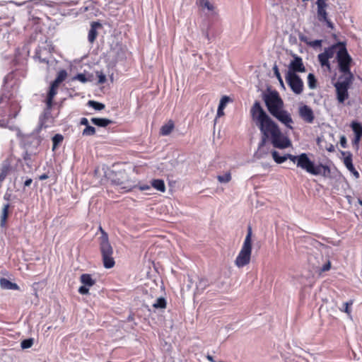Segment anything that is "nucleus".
Wrapping results in <instances>:
<instances>
[{"instance_id": "f257e3e1", "label": "nucleus", "mask_w": 362, "mask_h": 362, "mask_svg": "<svg viewBox=\"0 0 362 362\" xmlns=\"http://www.w3.org/2000/svg\"><path fill=\"white\" fill-rule=\"evenodd\" d=\"M250 113L262 133V139L258 150L260 151L267 142H270L274 148L283 149L291 145L290 140L281 132L278 125L267 115L256 101L252 105Z\"/></svg>"}, {"instance_id": "f03ea898", "label": "nucleus", "mask_w": 362, "mask_h": 362, "mask_svg": "<svg viewBox=\"0 0 362 362\" xmlns=\"http://www.w3.org/2000/svg\"><path fill=\"white\" fill-rule=\"evenodd\" d=\"M297 167L313 175H322L325 176L330 172L329 167L327 165L322 164L315 165L305 153L299 155Z\"/></svg>"}, {"instance_id": "7ed1b4c3", "label": "nucleus", "mask_w": 362, "mask_h": 362, "mask_svg": "<svg viewBox=\"0 0 362 362\" xmlns=\"http://www.w3.org/2000/svg\"><path fill=\"white\" fill-rule=\"evenodd\" d=\"M252 254V228L248 227L247 233L245 238L243 245L239 252L235 260V264L241 268L248 264L250 262Z\"/></svg>"}, {"instance_id": "20e7f679", "label": "nucleus", "mask_w": 362, "mask_h": 362, "mask_svg": "<svg viewBox=\"0 0 362 362\" xmlns=\"http://www.w3.org/2000/svg\"><path fill=\"white\" fill-rule=\"evenodd\" d=\"M100 239V250L102 255L103 265L106 269H110L114 267L115 262L112 257L113 249L109 242L108 235L105 230H102Z\"/></svg>"}, {"instance_id": "39448f33", "label": "nucleus", "mask_w": 362, "mask_h": 362, "mask_svg": "<svg viewBox=\"0 0 362 362\" xmlns=\"http://www.w3.org/2000/svg\"><path fill=\"white\" fill-rule=\"evenodd\" d=\"M264 102L268 110L272 115L283 108L284 103L276 92L266 95Z\"/></svg>"}, {"instance_id": "423d86ee", "label": "nucleus", "mask_w": 362, "mask_h": 362, "mask_svg": "<svg viewBox=\"0 0 362 362\" xmlns=\"http://www.w3.org/2000/svg\"><path fill=\"white\" fill-rule=\"evenodd\" d=\"M285 80L295 94L300 95L303 92V81L297 74L286 73Z\"/></svg>"}, {"instance_id": "0eeeda50", "label": "nucleus", "mask_w": 362, "mask_h": 362, "mask_svg": "<svg viewBox=\"0 0 362 362\" xmlns=\"http://www.w3.org/2000/svg\"><path fill=\"white\" fill-rule=\"evenodd\" d=\"M112 182L118 189H122L124 192L129 191L134 187V183L127 179L125 172H118L116 173Z\"/></svg>"}, {"instance_id": "6e6552de", "label": "nucleus", "mask_w": 362, "mask_h": 362, "mask_svg": "<svg viewBox=\"0 0 362 362\" xmlns=\"http://www.w3.org/2000/svg\"><path fill=\"white\" fill-rule=\"evenodd\" d=\"M337 62L341 72H349L350 71V64L351 58L347 52L344 46L340 47L337 51Z\"/></svg>"}, {"instance_id": "1a4fd4ad", "label": "nucleus", "mask_w": 362, "mask_h": 362, "mask_svg": "<svg viewBox=\"0 0 362 362\" xmlns=\"http://www.w3.org/2000/svg\"><path fill=\"white\" fill-rule=\"evenodd\" d=\"M293 59L290 62L288 70L286 73L297 74L298 72L304 73L306 71L301 57L294 54Z\"/></svg>"}, {"instance_id": "9d476101", "label": "nucleus", "mask_w": 362, "mask_h": 362, "mask_svg": "<svg viewBox=\"0 0 362 362\" xmlns=\"http://www.w3.org/2000/svg\"><path fill=\"white\" fill-rule=\"evenodd\" d=\"M326 1L327 0H317L316 4L317 7V18L320 21L327 22L328 26L332 27V23L327 18V13L326 11L327 4Z\"/></svg>"}, {"instance_id": "9b49d317", "label": "nucleus", "mask_w": 362, "mask_h": 362, "mask_svg": "<svg viewBox=\"0 0 362 362\" xmlns=\"http://www.w3.org/2000/svg\"><path fill=\"white\" fill-rule=\"evenodd\" d=\"M273 116L275 117L279 121H280L287 127L293 129L291 126V124L293 123V119L291 118L290 113H288L286 110H284L282 108L281 110L278 111L277 113L274 114Z\"/></svg>"}, {"instance_id": "f8f14e48", "label": "nucleus", "mask_w": 362, "mask_h": 362, "mask_svg": "<svg viewBox=\"0 0 362 362\" xmlns=\"http://www.w3.org/2000/svg\"><path fill=\"white\" fill-rule=\"evenodd\" d=\"M298 113L300 117L307 123H313L314 121V113L313 110L308 105H303L299 107Z\"/></svg>"}, {"instance_id": "ddd939ff", "label": "nucleus", "mask_w": 362, "mask_h": 362, "mask_svg": "<svg viewBox=\"0 0 362 362\" xmlns=\"http://www.w3.org/2000/svg\"><path fill=\"white\" fill-rule=\"evenodd\" d=\"M344 74L339 77V81L335 83L334 86L349 89L352 83L353 75L350 71L349 72H342Z\"/></svg>"}, {"instance_id": "4468645a", "label": "nucleus", "mask_w": 362, "mask_h": 362, "mask_svg": "<svg viewBox=\"0 0 362 362\" xmlns=\"http://www.w3.org/2000/svg\"><path fill=\"white\" fill-rule=\"evenodd\" d=\"M337 91V98L339 103H344V101L349 98V93L347 88L335 86Z\"/></svg>"}, {"instance_id": "2eb2a0df", "label": "nucleus", "mask_w": 362, "mask_h": 362, "mask_svg": "<svg viewBox=\"0 0 362 362\" xmlns=\"http://www.w3.org/2000/svg\"><path fill=\"white\" fill-rule=\"evenodd\" d=\"M0 286L3 289H7V290H18L19 286L11 282L9 280L1 278L0 279Z\"/></svg>"}, {"instance_id": "dca6fc26", "label": "nucleus", "mask_w": 362, "mask_h": 362, "mask_svg": "<svg viewBox=\"0 0 362 362\" xmlns=\"http://www.w3.org/2000/svg\"><path fill=\"white\" fill-rule=\"evenodd\" d=\"M59 86H55L54 83H52L49 91L48 93L47 98V106L48 108H51L52 105V100L54 97L56 95L57 91V89Z\"/></svg>"}, {"instance_id": "f3484780", "label": "nucleus", "mask_w": 362, "mask_h": 362, "mask_svg": "<svg viewBox=\"0 0 362 362\" xmlns=\"http://www.w3.org/2000/svg\"><path fill=\"white\" fill-rule=\"evenodd\" d=\"M100 26V24L97 22H93L91 23V28L88 32V39L90 43H93L97 37V27Z\"/></svg>"}, {"instance_id": "a211bd4d", "label": "nucleus", "mask_w": 362, "mask_h": 362, "mask_svg": "<svg viewBox=\"0 0 362 362\" xmlns=\"http://www.w3.org/2000/svg\"><path fill=\"white\" fill-rule=\"evenodd\" d=\"M91 122L93 124L101 127H107V125L112 123V121L109 119L96 117H93L91 119Z\"/></svg>"}, {"instance_id": "6ab92c4d", "label": "nucleus", "mask_w": 362, "mask_h": 362, "mask_svg": "<svg viewBox=\"0 0 362 362\" xmlns=\"http://www.w3.org/2000/svg\"><path fill=\"white\" fill-rule=\"evenodd\" d=\"M174 123L172 120H169L168 123L163 125L160 128V134L163 136L169 135L174 129Z\"/></svg>"}, {"instance_id": "aec40b11", "label": "nucleus", "mask_w": 362, "mask_h": 362, "mask_svg": "<svg viewBox=\"0 0 362 362\" xmlns=\"http://www.w3.org/2000/svg\"><path fill=\"white\" fill-rule=\"evenodd\" d=\"M199 4L203 9H206L211 13H216V7L209 0H199Z\"/></svg>"}, {"instance_id": "412c9836", "label": "nucleus", "mask_w": 362, "mask_h": 362, "mask_svg": "<svg viewBox=\"0 0 362 362\" xmlns=\"http://www.w3.org/2000/svg\"><path fill=\"white\" fill-rule=\"evenodd\" d=\"M340 47L341 46L339 45H332L325 49L323 53L328 57V59H332V57H334L335 54H337V51L339 50Z\"/></svg>"}, {"instance_id": "4be33fe9", "label": "nucleus", "mask_w": 362, "mask_h": 362, "mask_svg": "<svg viewBox=\"0 0 362 362\" xmlns=\"http://www.w3.org/2000/svg\"><path fill=\"white\" fill-rule=\"evenodd\" d=\"M343 153V155L346 154V156L344 158V163L345 166L349 171H354V166L352 163V156H351V153L347 152V153Z\"/></svg>"}, {"instance_id": "5701e85b", "label": "nucleus", "mask_w": 362, "mask_h": 362, "mask_svg": "<svg viewBox=\"0 0 362 362\" xmlns=\"http://www.w3.org/2000/svg\"><path fill=\"white\" fill-rule=\"evenodd\" d=\"M317 57L321 66L326 67L327 70L329 71L331 69L330 64L329 62V59H328V57L325 54H324L323 52L318 54Z\"/></svg>"}, {"instance_id": "b1692460", "label": "nucleus", "mask_w": 362, "mask_h": 362, "mask_svg": "<svg viewBox=\"0 0 362 362\" xmlns=\"http://www.w3.org/2000/svg\"><path fill=\"white\" fill-rule=\"evenodd\" d=\"M8 209H9L8 204L4 205L2 211H1V217H0L1 218L0 226L1 227H4L6 224V220L8 218Z\"/></svg>"}, {"instance_id": "393cba45", "label": "nucleus", "mask_w": 362, "mask_h": 362, "mask_svg": "<svg viewBox=\"0 0 362 362\" xmlns=\"http://www.w3.org/2000/svg\"><path fill=\"white\" fill-rule=\"evenodd\" d=\"M81 281L84 286H87L88 287L95 284V280H93L91 276L88 274H84L81 276Z\"/></svg>"}, {"instance_id": "a878e982", "label": "nucleus", "mask_w": 362, "mask_h": 362, "mask_svg": "<svg viewBox=\"0 0 362 362\" xmlns=\"http://www.w3.org/2000/svg\"><path fill=\"white\" fill-rule=\"evenodd\" d=\"M151 185L156 189L161 192H164L165 191V183L162 180H153Z\"/></svg>"}, {"instance_id": "bb28decb", "label": "nucleus", "mask_w": 362, "mask_h": 362, "mask_svg": "<svg viewBox=\"0 0 362 362\" xmlns=\"http://www.w3.org/2000/svg\"><path fill=\"white\" fill-rule=\"evenodd\" d=\"M67 76V72L65 70H61L58 72L57 76L52 82L55 86H59Z\"/></svg>"}, {"instance_id": "cd10ccee", "label": "nucleus", "mask_w": 362, "mask_h": 362, "mask_svg": "<svg viewBox=\"0 0 362 362\" xmlns=\"http://www.w3.org/2000/svg\"><path fill=\"white\" fill-rule=\"evenodd\" d=\"M272 155L273 159L277 163H283L284 161L286 160V154L281 156L276 151H272Z\"/></svg>"}, {"instance_id": "c85d7f7f", "label": "nucleus", "mask_w": 362, "mask_h": 362, "mask_svg": "<svg viewBox=\"0 0 362 362\" xmlns=\"http://www.w3.org/2000/svg\"><path fill=\"white\" fill-rule=\"evenodd\" d=\"M153 307L155 308H165L166 307V300L164 298L160 297L158 298L156 302L153 304Z\"/></svg>"}, {"instance_id": "c756f323", "label": "nucleus", "mask_w": 362, "mask_h": 362, "mask_svg": "<svg viewBox=\"0 0 362 362\" xmlns=\"http://www.w3.org/2000/svg\"><path fill=\"white\" fill-rule=\"evenodd\" d=\"M209 286V282L207 279H202L199 281L197 284V290L199 293V291H204Z\"/></svg>"}, {"instance_id": "7c9ffc66", "label": "nucleus", "mask_w": 362, "mask_h": 362, "mask_svg": "<svg viewBox=\"0 0 362 362\" xmlns=\"http://www.w3.org/2000/svg\"><path fill=\"white\" fill-rule=\"evenodd\" d=\"M316 78L313 74H309L308 76V85L310 89H315L316 88Z\"/></svg>"}, {"instance_id": "2f4dec72", "label": "nucleus", "mask_w": 362, "mask_h": 362, "mask_svg": "<svg viewBox=\"0 0 362 362\" xmlns=\"http://www.w3.org/2000/svg\"><path fill=\"white\" fill-rule=\"evenodd\" d=\"M351 127L353 131L355 133V135L357 136H362V126L358 122H353L351 124Z\"/></svg>"}, {"instance_id": "473e14b6", "label": "nucleus", "mask_w": 362, "mask_h": 362, "mask_svg": "<svg viewBox=\"0 0 362 362\" xmlns=\"http://www.w3.org/2000/svg\"><path fill=\"white\" fill-rule=\"evenodd\" d=\"M88 105L96 110H102L105 108V105L94 100H89Z\"/></svg>"}, {"instance_id": "72a5a7b5", "label": "nucleus", "mask_w": 362, "mask_h": 362, "mask_svg": "<svg viewBox=\"0 0 362 362\" xmlns=\"http://www.w3.org/2000/svg\"><path fill=\"white\" fill-rule=\"evenodd\" d=\"M217 179L221 183H228L231 180V174L229 172H228L224 175H218Z\"/></svg>"}, {"instance_id": "f704fd0d", "label": "nucleus", "mask_w": 362, "mask_h": 362, "mask_svg": "<svg viewBox=\"0 0 362 362\" xmlns=\"http://www.w3.org/2000/svg\"><path fill=\"white\" fill-rule=\"evenodd\" d=\"M63 136L61 135V134H55L53 137H52V142H53V146H52V150L54 151L57 147V146L63 141Z\"/></svg>"}, {"instance_id": "c9c22d12", "label": "nucleus", "mask_w": 362, "mask_h": 362, "mask_svg": "<svg viewBox=\"0 0 362 362\" xmlns=\"http://www.w3.org/2000/svg\"><path fill=\"white\" fill-rule=\"evenodd\" d=\"M34 342V339L33 338L24 339L21 343V346L23 349L30 348Z\"/></svg>"}, {"instance_id": "e433bc0d", "label": "nucleus", "mask_w": 362, "mask_h": 362, "mask_svg": "<svg viewBox=\"0 0 362 362\" xmlns=\"http://www.w3.org/2000/svg\"><path fill=\"white\" fill-rule=\"evenodd\" d=\"M273 70H274V75L276 76V77L277 78L281 86L285 89V86H284V81H283V79L281 78V76L280 74V72L279 71V69L277 67L276 65H275L274 67H273Z\"/></svg>"}, {"instance_id": "4c0bfd02", "label": "nucleus", "mask_w": 362, "mask_h": 362, "mask_svg": "<svg viewBox=\"0 0 362 362\" xmlns=\"http://www.w3.org/2000/svg\"><path fill=\"white\" fill-rule=\"evenodd\" d=\"M95 134V127L90 126V125L86 127L82 132V134L83 136H92V135H94Z\"/></svg>"}, {"instance_id": "58836bf2", "label": "nucleus", "mask_w": 362, "mask_h": 362, "mask_svg": "<svg viewBox=\"0 0 362 362\" xmlns=\"http://www.w3.org/2000/svg\"><path fill=\"white\" fill-rule=\"evenodd\" d=\"M353 304V302L352 300H350L349 302H346L343 304V308H340L341 311H343L346 313H347L348 315H350L351 314V310L349 308V307Z\"/></svg>"}, {"instance_id": "ea45409f", "label": "nucleus", "mask_w": 362, "mask_h": 362, "mask_svg": "<svg viewBox=\"0 0 362 362\" xmlns=\"http://www.w3.org/2000/svg\"><path fill=\"white\" fill-rule=\"evenodd\" d=\"M230 101V98L228 97V96H223L221 98V100H220V103H219V105H218V107H220L221 108H225V107L226 106L227 103Z\"/></svg>"}, {"instance_id": "a19ab883", "label": "nucleus", "mask_w": 362, "mask_h": 362, "mask_svg": "<svg viewBox=\"0 0 362 362\" xmlns=\"http://www.w3.org/2000/svg\"><path fill=\"white\" fill-rule=\"evenodd\" d=\"M286 160L289 159L293 163H296L297 165L298 159H299V156H293V155H291V154L286 153Z\"/></svg>"}, {"instance_id": "79ce46f5", "label": "nucleus", "mask_w": 362, "mask_h": 362, "mask_svg": "<svg viewBox=\"0 0 362 362\" xmlns=\"http://www.w3.org/2000/svg\"><path fill=\"white\" fill-rule=\"evenodd\" d=\"M74 80H78L82 83H86L87 81V78L83 74H78L76 76L74 77Z\"/></svg>"}, {"instance_id": "37998d69", "label": "nucleus", "mask_w": 362, "mask_h": 362, "mask_svg": "<svg viewBox=\"0 0 362 362\" xmlns=\"http://www.w3.org/2000/svg\"><path fill=\"white\" fill-rule=\"evenodd\" d=\"M7 172H8V168L4 167L0 173V182L3 181L5 179L6 176L7 175Z\"/></svg>"}, {"instance_id": "c03bdc74", "label": "nucleus", "mask_w": 362, "mask_h": 362, "mask_svg": "<svg viewBox=\"0 0 362 362\" xmlns=\"http://www.w3.org/2000/svg\"><path fill=\"white\" fill-rule=\"evenodd\" d=\"M98 82L100 83H104L106 81V76L103 74H102V73L98 74Z\"/></svg>"}, {"instance_id": "a18cd8bd", "label": "nucleus", "mask_w": 362, "mask_h": 362, "mask_svg": "<svg viewBox=\"0 0 362 362\" xmlns=\"http://www.w3.org/2000/svg\"><path fill=\"white\" fill-rule=\"evenodd\" d=\"M310 45L314 47H320L322 45V40H316L312 41L310 42Z\"/></svg>"}, {"instance_id": "49530a36", "label": "nucleus", "mask_w": 362, "mask_h": 362, "mask_svg": "<svg viewBox=\"0 0 362 362\" xmlns=\"http://www.w3.org/2000/svg\"><path fill=\"white\" fill-rule=\"evenodd\" d=\"M331 268V263L329 261H328L326 264L323 265V267L321 269L322 272H327L329 271Z\"/></svg>"}, {"instance_id": "de8ad7c7", "label": "nucleus", "mask_w": 362, "mask_h": 362, "mask_svg": "<svg viewBox=\"0 0 362 362\" xmlns=\"http://www.w3.org/2000/svg\"><path fill=\"white\" fill-rule=\"evenodd\" d=\"M78 292L81 294H87L88 293V288H87V286H81L78 288Z\"/></svg>"}, {"instance_id": "09e8293b", "label": "nucleus", "mask_w": 362, "mask_h": 362, "mask_svg": "<svg viewBox=\"0 0 362 362\" xmlns=\"http://www.w3.org/2000/svg\"><path fill=\"white\" fill-rule=\"evenodd\" d=\"M340 144L343 148H346V139L344 136H341L340 138Z\"/></svg>"}, {"instance_id": "8fccbe9b", "label": "nucleus", "mask_w": 362, "mask_h": 362, "mask_svg": "<svg viewBox=\"0 0 362 362\" xmlns=\"http://www.w3.org/2000/svg\"><path fill=\"white\" fill-rule=\"evenodd\" d=\"M80 124H81V125H85V126H86V127H88V126H89V124H88V119H87V118H86V117H83V118H81V122H80Z\"/></svg>"}, {"instance_id": "3c124183", "label": "nucleus", "mask_w": 362, "mask_h": 362, "mask_svg": "<svg viewBox=\"0 0 362 362\" xmlns=\"http://www.w3.org/2000/svg\"><path fill=\"white\" fill-rule=\"evenodd\" d=\"M223 115H224L223 108H221L220 107H218V110H217V117H221Z\"/></svg>"}, {"instance_id": "603ef678", "label": "nucleus", "mask_w": 362, "mask_h": 362, "mask_svg": "<svg viewBox=\"0 0 362 362\" xmlns=\"http://www.w3.org/2000/svg\"><path fill=\"white\" fill-rule=\"evenodd\" d=\"M151 187L149 185H140L139 186V189L142 191H144V190H148Z\"/></svg>"}, {"instance_id": "864d4df0", "label": "nucleus", "mask_w": 362, "mask_h": 362, "mask_svg": "<svg viewBox=\"0 0 362 362\" xmlns=\"http://www.w3.org/2000/svg\"><path fill=\"white\" fill-rule=\"evenodd\" d=\"M32 182H33L32 179H28L25 181L24 185L25 187H29L31 185Z\"/></svg>"}, {"instance_id": "5fc2aeb1", "label": "nucleus", "mask_w": 362, "mask_h": 362, "mask_svg": "<svg viewBox=\"0 0 362 362\" xmlns=\"http://www.w3.org/2000/svg\"><path fill=\"white\" fill-rule=\"evenodd\" d=\"M39 178H40V180H46V179H47V178H48V175H46V174H42V175H41L40 176V177H39Z\"/></svg>"}, {"instance_id": "6e6d98bb", "label": "nucleus", "mask_w": 362, "mask_h": 362, "mask_svg": "<svg viewBox=\"0 0 362 362\" xmlns=\"http://www.w3.org/2000/svg\"><path fill=\"white\" fill-rule=\"evenodd\" d=\"M361 137V136H355V139H354V143L355 144H358V142L360 141Z\"/></svg>"}, {"instance_id": "4d7b16f0", "label": "nucleus", "mask_w": 362, "mask_h": 362, "mask_svg": "<svg viewBox=\"0 0 362 362\" xmlns=\"http://www.w3.org/2000/svg\"><path fill=\"white\" fill-rule=\"evenodd\" d=\"M355 176L356 177H359V173L357 170H356V169L354 168V171H351Z\"/></svg>"}, {"instance_id": "13d9d810", "label": "nucleus", "mask_w": 362, "mask_h": 362, "mask_svg": "<svg viewBox=\"0 0 362 362\" xmlns=\"http://www.w3.org/2000/svg\"><path fill=\"white\" fill-rule=\"evenodd\" d=\"M207 358H208V360H209V361H211V362H216V361H215L214 360L213 357H212V356H207Z\"/></svg>"}, {"instance_id": "bf43d9fd", "label": "nucleus", "mask_w": 362, "mask_h": 362, "mask_svg": "<svg viewBox=\"0 0 362 362\" xmlns=\"http://www.w3.org/2000/svg\"><path fill=\"white\" fill-rule=\"evenodd\" d=\"M40 59V62H45V63H47V62L45 59Z\"/></svg>"}, {"instance_id": "052dcab7", "label": "nucleus", "mask_w": 362, "mask_h": 362, "mask_svg": "<svg viewBox=\"0 0 362 362\" xmlns=\"http://www.w3.org/2000/svg\"><path fill=\"white\" fill-rule=\"evenodd\" d=\"M99 230H100V231L101 233H102V230H104L102 228V227H101V226H100V227H99Z\"/></svg>"}, {"instance_id": "680f3d73", "label": "nucleus", "mask_w": 362, "mask_h": 362, "mask_svg": "<svg viewBox=\"0 0 362 362\" xmlns=\"http://www.w3.org/2000/svg\"><path fill=\"white\" fill-rule=\"evenodd\" d=\"M358 203L360 204V205H361V206H362V200H359V201H358Z\"/></svg>"}]
</instances>
